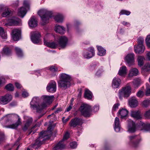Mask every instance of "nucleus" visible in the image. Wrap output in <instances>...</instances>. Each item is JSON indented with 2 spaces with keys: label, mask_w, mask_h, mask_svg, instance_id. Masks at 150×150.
Instances as JSON below:
<instances>
[{
  "label": "nucleus",
  "mask_w": 150,
  "mask_h": 150,
  "mask_svg": "<svg viewBox=\"0 0 150 150\" xmlns=\"http://www.w3.org/2000/svg\"><path fill=\"white\" fill-rule=\"evenodd\" d=\"M0 35L3 39H6L7 38V34L4 29L0 27Z\"/></svg>",
  "instance_id": "nucleus-38"
},
{
  "label": "nucleus",
  "mask_w": 150,
  "mask_h": 150,
  "mask_svg": "<svg viewBox=\"0 0 150 150\" xmlns=\"http://www.w3.org/2000/svg\"><path fill=\"white\" fill-rule=\"evenodd\" d=\"M41 35L38 31H33L31 33V39L34 43H38L40 41Z\"/></svg>",
  "instance_id": "nucleus-9"
},
{
  "label": "nucleus",
  "mask_w": 150,
  "mask_h": 150,
  "mask_svg": "<svg viewBox=\"0 0 150 150\" xmlns=\"http://www.w3.org/2000/svg\"><path fill=\"white\" fill-rule=\"evenodd\" d=\"M6 90L9 91H13L14 90V87L13 85L11 83H9L5 87Z\"/></svg>",
  "instance_id": "nucleus-46"
},
{
  "label": "nucleus",
  "mask_w": 150,
  "mask_h": 150,
  "mask_svg": "<svg viewBox=\"0 0 150 150\" xmlns=\"http://www.w3.org/2000/svg\"><path fill=\"white\" fill-rule=\"evenodd\" d=\"M150 71V64L149 63L146 64L142 68V74L145 76L149 74Z\"/></svg>",
  "instance_id": "nucleus-22"
},
{
  "label": "nucleus",
  "mask_w": 150,
  "mask_h": 150,
  "mask_svg": "<svg viewBox=\"0 0 150 150\" xmlns=\"http://www.w3.org/2000/svg\"><path fill=\"white\" fill-rule=\"evenodd\" d=\"M38 14L41 18L43 24L44 25L48 22L50 18L51 17L52 13L46 9L42 8L38 11Z\"/></svg>",
  "instance_id": "nucleus-5"
},
{
  "label": "nucleus",
  "mask_w": 150,
  "mask_h": 150,
  "mask_svg": "<svg viewBox=\"0 0 150 150\" xmlns=\"http://www.w3.org/2000/svg\"><path fill=\"white\" fill-rule=\"evenodd\" d=\"M138 45L137 46L138 47L144 46L143 45V42L144 41V39L142 38H139L138 39Z\"/></svg>",
  "instance_id": "nucleus-45"
},
{
  "label": "nucleus",
  "mask_w": 150,
  "mask_h": 150,
  "mask_svg": "<svg viewBox=\"0 0 150 150\" xmlns=\"http://www.w3.org/2000/svg\"><path fill=\"white\" fill-rule=\"evenodd\" d=\"M139 73V72L138 69L136 68H133L130 70L128 76L132 77L134 76H136Z\"/></svg>",
  "instance_id": "nucleus-33"
},
{
  "label": "nucleus",
  "mask_w": 150,
  "mask_h": 150,
  "mask_svg": "<svg viewBox=\"0 0 150 150\" xmlns=\"http://www.w3.org/2000/svg\"><path fill=\"white\" fill-rule=\"evenodd\" d=\"M144 115L145 117L147 118L150 117V109L146 112Z\"/></svg>",
  "instance_id": "nucleus-55"
},
{
  "label": "nucleus",
  "mask_w": 150,
  "mask_h": 150,
  "mask_svg": "<svg viewBox=\"0 0 150 150\" xmlns=\"http://www.w3.org/2000/svg\"><path fill=\"white\" fill-rule=\"evenodd\" d=\"M128 112L126 109L122 108L119 110L118 112V116H120L122 119L126 117L128 115Z\"/></svg>",
  "instance_id": "nucleus-26"
},
{
  "label": "nucleus",
  "mask_w": 150,
  "mask_h": 150,
  "mask_svg": "<svg viewBox=\"0 0 150 150\" xmlns=\"http://www.w3.org/2000/svg\"><path fill=\"white\" fill-rule=\"evenodd\" d=\"M145 95L147 96H150V86L148 84H146Z\"/></svg>",
  "instance_id": "nucleus-47"
},
{
  "label": "nucleus",
  "mask_w": 150,
  "mask_h": 150,
  "mask_svg": "<svg viewBox=\"0 0 150 150\" xmlns=\"http://www.w3.org/2000/svg\"><path fill=\"white\" fill-rule=\"evenodd\" d=\"M145 59L144 57L141 56H138L137 60L138 62V64L139 66H141L144 64V61Z\"/></svg>",
  "instance_id": "nucleus-39"
},
{
  "label": "nucleus",
  "mask_w": 150,
  "mask_h": 150,
  "mask_svg": "<svg viewBox=\"0 0 150 150\" xmlns=\"http://www.w3.org/2000/svg\"><path fill=\"white\" fill-rule=\"evenodd\" d=\"M28 24L29 26L32 28L35 27L37 25V22L35 17L33 16L29 20Z\"/></svg>",
  "instance_id": "nucleus-25"
},
{
  "label": "nucleus",
  "mask_w": 150,
  "mask_h": 150,
  "mask_svg": "<svg viewBox=\"0 0 150 150\" xmlns=\"http://www.w3.org/2000/svg\"><path fill=\"white\" fill-rule=\"evenodd\" d=\"M95 54L93 48L91 47L89 48L87 51H85L83 53V56L86 59H89L92 57Z\"/></svg>",
  "instance_id": "nucleus-16"
},
{
  "label": "nucleus",
  "mask_w": 150,
  "mask_h": 150,
  "mask_svg": "<svg viewBox=\"0 0 150 150\" xmlns=\"http://www.w3.org/2000/svg\"><path fill=\"white\" fill-rule=\"evenodd\" d=\"M54 98V96H47L45 95L42 96V98L43 99V102L42 103V104H45L46 105L44 107V108L46 107L48 105L52 103V99Z\"/></svg>",
  "instance_id": "nucleus-17"
},
{
  "label": "nucleus",
  "mask_w": 150,
  "mask_h": 150,
  "mask_svg": "<svg viewBox=\"0 0 150 150\" xmlns=\"http://www.w3.org/2000/svg\"><path fill=\"white\" fill-rule=\"evenodd\" d=\"M26 13L25 8L22 7L18 9V15L22 18H23Z\"/></svg>",
  "instance_id": "nucleus-32"
},
{
  "label": "nucleus",
  "mask_w": 150,
  "mask_h": 150,
  "mask_svg": "<svg viewBox=\"0 0 150 150\" xmlns=\"http://www.w3.org/2000/svg\"><path fill=\"white\" fill-rule=\"evenodd\" d=\"M63 16L61 14H57L54 17V20L58 23H62L63 20Z\"/></svg>",
  "instance_id": "nucleus-37"
},
{
  "label": "nucleus",
  "mask_w": 150,
  "mask_h": 150,
  "mask_svg": "<svg viewBox=\"0 0 150 150\" xmlns=\"http://www.w3.org/2000/svg\"><path fill=\"white\" fill-rule=\"evenodd\" d=\"M4 134L0 131V144L3 141L4 139Z\"/></svg>",
  "instance_id": "nucleus-53"
},
{
  "label": "nucleus",
  "mask_w": 150,
  "mask_h": 150,
  "mask_svg": "<svg viewBox=\"0 0 150 150\" xmlns=\"http://www.w3.org/2000/svg\"><path fill=\"white\" fill-rule=\"evenodd\" d=\"M5 82V79L3 77L0 78V85L3 83H4Z\"/></svg>",
  "instance_id": "nucleus-60"
},
{
  "label": "nucleus",
  "mask_w": 150,
  "mask_h": 150,
  "mask_svg": "<svg viewBox=\"0 0 150 150\" xmlns=\"http://www.w3.org/2000/svg\"><path fill=\"white\" fill-rule=\"evenodd\" d=\"M131 115L134 119L139 120L141 118V117L139 111L132 110L131 111Z\"/></svg>",
  "instance_id": "nucleus-28"
},
{
  "label": "nucleus",
  "mask_w": 150,
  "mask_h": 150,
  "mask_svg": "<svg viewBox=\"0 0 150 150\" xmlns=\"http://www.w3.org/2000/svg\"><path fill=\"white\" fill-rule=\"evenodd\" d=\"M22 96L24 98L28 96V93L26 91H23L22 93Z\"/></svg>",
  "instance_id": "nucleus-57"
},
{
  "label": "nucleus",
  "mask_w": 150,
  "mask_h": 150,
  "mask_svg": "<svg viewBox=\"0 0 150 150\" xmlns=\"http://www.w3.org/2000/svg\"><path fill=\"white\" fill-rule=\"evenodd\" d=\"M7 7L5 6L2 4L0 5V13H1L2 11L4 10L5 8Z\"/></svg>",
  "instance_id": "nucleus-56"
},
{
  "label": "nucleus",
  "mask_w": 150,
  "mask_h": 150,
  "mask_svg": "<svg viewBox=\"0 0 150 150\" xmlns=\"http://www.w3.org/2000/svg\"><path fill=\"white\" fill-rule=\"evenodd\" d=\"M6 120V124L7 125L6 127L15 129L17 128L20 124V118L16 114H8L3 117L1 120Z\"/></svg>",
  "instance_id": "nucleus-1"
},
{
  "label": "nucleus",
  "mask_w": 150,
  "mask_h": 150,
  "mask_svg": "<svg viewBox=\"0 0 150 150\" xmlns=\"http://www.w3.org/2000/svg\"><path fill=\"white\" fill-rule=\"evenodd\" d=\"M20 22V20L18 18L15 17H13L10 20L9 22L5 24V25L8 26L11 25H18Z\"/></svg>",
  "instance_id": "nucleus-19"
},
{
  "label": "nucleus",
  "mask_w": 150,
  "mask_h": 150,
  "mask_svg": "<svg viewBox=\"0 0 150 150\" xmlns=\"http://www.w3.org/2000/svg\"><path fill=\"white\" fill-rule=\"evenodd\" d=\"M56 83L54 81H52L47 85L46 89L47 91L50 93H54L56 90Z\"/></svg>",
  "instance_id": "nucleus-13"
},
{
  "label": "nucleus",
  "mask_w": 150,
  "mask_h": 150,
  "mask_svg": "<svg viewBox=\"0 0 150 150\" xmlns=\"http://www.w3.org/2000/svg\"><path fill=\"white\" fill-rule=\"evenodd\" d=\"M125 61L129 66L133 65L134 64V55L133 53H129L127 54L125 58Z\"/></svg>",
  "instance_id": "nucleus-11"
},
{
  "label": "nucleus",
  "mask_w": 150,
  "mask_h": 150,
  "mask_svg": "<svg viewBox=\"0 0 150 150\" xmlns=\"http://www.w3.org/2000/svg\"><path fill=\"white\" fill-rule=\"evenodd\" d=\"M15 50L17 54L19 57H21L23 55V52L21 49L18 47H15Z\"/></svg>",
  "instance_id": "nucleus-44"
},
{
  "label": "nucleus",
  "mask_w": 150,
  "mask_h": 150,
  "mask_svg": "<svg viewBox=\"0 0 150 150\" xmlns=\"http://www.w3.org/2000/svg\"><path fill=\"white\" fill-rule=\"evenodd\" d=\"M83 123L82 119L78 118H75L72 119L69 123L70 126L75 127L77 125H81Z\"/></svg>",
  "instance_id": "nucleus-14"
},
{
  "label": "nucleus",
  "mask_w": 150,
  "mask_h": 150,
  "mask_svg": "<svg viewBox=\"0 0 150 150\" xmlns=\"http://www.w3.org/2000/svg\"><path fill=\"white\" fill-rule=\"evenodd\" d=\"M44 42L45 45L49 47L52 48H55L57 47L59 44L57 42H47L45 40H44Z\"/></svg>",
  "instance_id": "nucleus-24"
},
{
  "label": "nucleus",
  "mask_w": 150,
  "mask_h": 150,
  "mask_svg": "<svg viewBox=\"0 0 150 150\" xmlns=\"http://www.w3.org/2000/svg\"><path fill=\"white\" fill-rule=\"evenodd\" d=\"M3 53L6 55H9L11 52V50L7 47H4L3 50Z\"/></svg>",
  "instance_id": "nucleus-43"
},
{
  "label": "nucleus",
  "mask_w": 150,
  "mask_h": 150,
  "mask_svg": "<svg viewBox=\"0 0 150 150\" xmlns=\"http://www.w3.org/2000/svg\"><path fill=\"white\" fill-rule=\"evenodd\" d=\"M134 50L135 52L136 53L141 54L142 53L144 50V46L138 47L137 46V47H134Z\"/></svg>",
  "instance_id": "nucleus-35"
},
{
  "label": "nucleus",
  "mask_w": 150,
  "mask_h": 150,
  "mask_svg": "<svg viewBox=\"0 0 150 150\" xmlns=\"http://www.w3.org/2000/svg\"><path fill=\"white\" fill-rule=\"evenodd\" d=\"M127 73V69L126 66H123L120 68L118 73V74L121 76H125Z\"/></svg>",
  "instance_id": "nucleus-31"
},
{
  "label": "nucleus",
  "mask_w": 150,
  "mask_h": 150,
  "mask_svg": "<svg viewBox=\"0 0 150 150\" xmlns=\"http://www.w3.org/2000/svg\"><path fill=\"white\" fill-rule=\"evenodd\" d=\"M98 51V54L100 56L104 55L106 54V50L101 46H97Z\"/></svg>",
  "instance_id": "nucleus-34"
},
{
  "label": "nucleus",
  "mask_w": 150,
  "mask_h": 150,
  "mask_svg": "<svg viewBox=\"0 0 150 150\" xmlns=\"http://www.w3.org/2000/svg\"><path fill=\"white\" fill-rule=\"evenodd\" d=\"M33 122V119L32 118H29L26 121L24 125L23 128V130L25 131L28 129V127L31 125Z\"/></svg>",
  "instance_id": "nucleus-30"
},
{
  "label": "nucleus",
  "mask_w": 150,
  "mask_h": 150,
  "mask_svg": "<svg viewBox=\"0 0 150 150\" xmlns=\"http://www.w3.org/2000/svg\"><path fill=\"white\" fill-rule=\"evenodd\" d=\"M146 58L149 60H150V51L148 52L146 54Z\"/></svg>",
  "instance_id": "nucleus-61"
},
{
  "label": "nucleus",
  "mask_w": 150,
  "mask_h": 150,
  "mask_svg": "<svg viewBox=\"0 0 150 150\" xmlns=\"http://www.w3.org/2000/svg\"><path fill=\"white\" fill-rule=\"evenodd\" d=\"M40 99L38 97H34L30 103V107L34 110H35L37 113H40L44 108L46 105L39 103Z\"/></svg>",
  "instance_id": "nucleus-4"
},
{
  "label": "nucleus",
  "mask_w": 150,
  "mask_h": 150,
  "mask_svg": "<svg viewBox=\"0 0 150 150\" xmlns=\"http://www.w3.org/2000/svg\"><path fill=\"white\" fill-rule=\"evenodd\" d=\"M81 114L85 117H89L91 111V107L88 105L83 104L79 108Z\"/></svg>",
  "instance_id": "nucleus-7"
},
{
  "label": "nucleus",
  "mask_w": 150,
  "mask_h": 150,
  "mask_svg": "<svg viewBox=\"0 0 150 150\" xmlns=\"http://www.w3.org/2000/svg\"><path fill=\"white\" fill-rule=\"evenodd\" d=\"M130 12L129 11L125 10H122L120 13V15H129L130 14Z\"/></svg>",
  "instance_id": "nucleus-48"
},
{
  "label": "nucleus",
  "mask_w": 150,
  "mask_h": 150,
  "mask_svg": "<svg viewBox=\"0 0 150 150\" xmlns=\"http://www.w3.org/2000/svg\"><path fill=\"white\" fill-rule=\"evenodd\" d=\"M84 97L88 99H91L92 98L91 92L88 89L86 90L84 93Z\"/></svg>",
  "instance_id": "nucleus-36"
},
{
  "label": "nucleus",
  "mask_w": 150,
  "mask_h": 150,
  "mask_svg": "<svg viewBox=\"0 0 150 150\" xmlns=\"http://www.w3.org/2000/svg\"><path fill=\"white\" fill-rule=\"evenodd\" d=\"M120 105L119 103H117L115 104L112 107V110L115 111L116 110L118 109L119 106Z\"/></svg>",
  "instance_id": "nucleus-52"
},
{
  "label": "nucleus",
  "mask_w": 150,
  "mask_h": 150,
  "mask_svg": "<svg viewBox=\"0 0 150 150\" xmlns=\"http://www.w3.org/2000/svg\"><path fill=\"white\" fill-rule=\"evenodd\" d=\"M103 71V67H101V68H100L99 69H98L96 72V75L98 76H100L102 74Z\"/></svg>",
  "instance_id": "nucleus-51"
},
{
  "label": "nucleus",
  "mask_w": 150,
  "mask_h": 150,
  "mask_svg": "<svg viewBox=\"0 0 150 150\" xmlns=\"http://www.w3.org/2000/svg\"><path fill=\"white\" fill-rule=\"evenodd\" d=\"M142 126L143 127V129L146 131H150V124H145L143 123L142 124Z\"/></svg>",
  "instance_id": "nucleus-42"
},
{
  "label": "nucleus",
  "mask_w": 150,
  "mask_h": 150,
  "mask_svg": "<svg viewBox=\"0 0 150 150\" xmlns=\"http://www.w3.org/2000/svg\"><path fill=\"white\" fill-rule=\"evenodd\" d=\"M4 12L2 14L3 17H6L8 16L10 13V11L8 9V8L7 7L4 10Z\"/></svg>",
  "instance_id": "nucleus-40"
},
{
  "label": "nucleus",
  "mask_w": 150,
  "mask_h": 150,
  "mask_svg": "<svg viewBox=\"0 0 150 150\" xmlns=\"http://www.w3.org/2000/svg\"><path fill=\"white\" fill-rule=\"evenodd\" d=\"M136 127L135 123L132 121H130L128 123V131L130 133H134L136 131Z\"/></svg>",
  "instance_id": "nucleus-20"
},
{
  "label": "nucleus",
  "mask_w": 150,
  "mask_h": 150,
  "mask_svg": "<svg viewBox=\"0 0 150 150\" xmlns=\"http://www.w3.org/2000/svg\"><path fill=\"white\" fill-rule=\"evenodd\" d=\"M17 105V103L16 102H12L10 104V105L11 107Z\"/></svg>",
  "instance_id": "nucleus-63"
},
{
  "label": "nucleus",
  "mask_w": 150,
  "mask_h": 150,
  "mask_svg": "<svg viewBox=\"0 0 150 150\" xmlns=\"http://www.w3.org/2000/svg\"><path fill=\"white\" fill-rule=\"evenodd\" d=\"M114 129L116 132H118L120 130V120L118 118L116 117L115 120Z\"/></svg>",
  "instance_id": "nucleus-29"
},
{
  "label": "nucleus",
  "mask_w": 150,
  "mask_h": 150,
  "mask_svg": "<svg viewBox=\"0 0 150 150\" xmlns=\"http://www.w3.org/2000/svg\"><path fill=\"white\" fill-rule=\"evenodd\" d=\"M60 80L58 81V86L64 89H66L70 85L71 77L68 75L64 73L61 74Z\"/></svg>",
  "instance_id": "nucleus-3"
},
{
  "label": "nucleus",
  "mask_w": 150,
  "mask_h": 150,
  "mask_svg": "<svg viewBox=\"0 0 150 150\" xmlns=\"http://www.w3.org/2000/svg\"><path fill=\"white\" fill-rule=\"evenodd\" d=\"M68 41V39L67 37L64 36H62L59 39V45L62 48H64L67 46Z\"/></svg>",
  "instance_id": "nucleus-12"
},
{
  "label": "nucleus",
  "mask_w": 150,
  "mask_h": 150,
  "mask_svg": "<svg viewBox=\"0 0 150 150\" xmlns=\"http://www.w3.org/2000/svg\"><path fill=\"white\" fill-rule=\"evenodd\" d=\"M69 137V134L68 133H66L64 135L62 140L59 142L54 147L55 150L59 149H62L64 148L65 145L63 143V141L66 140Z\"/></svg>",
  "instance_id": "nucleus-8"
},
{
  "label": "nucleus",
  "mask_w": 150,
  "mask_h": 150,
  "mask_svg": "<svg viewBox=\"0 0 150 150\" xmlns=\"http://www.w3.org/2000/svg\"><path fill=\"white\" fill-rule=\"evenodd\" d=\"M120 79L117 77H114L112 82V86L114 88H118L121 84Z\"/></svg>",
  "instance_id": "nucleus-21"
},
{
  "label": "nucleus",
  "mask_w": 150,
  "mask_h": 150,
  "mask_svg": "<svg viewBox=\"0 0 150 150\" xmlns=\"http://www.w3.org/2000/svg\"><path fill=\"white\" fill-rule=\"evenodd\" d=\"M51 132L49 131H42L39 134V137L37 139L35 143L32 145V147L38 149L46 139L51 136Z\"/></svg>",
  "instance_id": "nucleus-2"
},
{
  "label": "nucleus",
  "mask_w": 150,
  "mask_h": 150,
  "mask_svg": "<svg viewBox=\"0 0 150 150\" xmlns=\"http://www.w3.org/2000/svg\"><path fill=\"white\" fill-rule=\"evenodd\" d=\"M138 137V136L137 135H134L129 137L130 140L134 147H136L137 146L139 141Z\"/></svg>",
  "instance_id": "nucleus-18"
},
{
  "label": "nucleus",
  "mask_w": 150,
  "mask_h": 150,
  "mask_svg": "<svg viewBox=\"0 0 150 150\" xmlns=\"http://www.w3.org/2000/svg\"><path fill=\"white\" fill-rule=\"evenodd\" d=\"M142 106L144 107H147L150 105V100L147 99L144 100L142 102Z\"/></svg>",
  "instance_id": "nucleus-41"
},
{
  "label": "nucleus",
  "mask_w": 150,
  "mask_h": 150,
  "mask_svg": "<svg viewBox=\"0 0 150 150\" xmlns=\"http://www.w3.org/2000/svg\"><path fill=\"white\" fill-rule=\"evenodd\" d=\"M145 41L147 46L150 48V35L147 36Z\"/></svg>",
  "instance_id": "nucleus-49"
},
{
  "label": "nucleus",
  "mask_w": 150,
  "mask_h": 150,
  "mask_svg": "<svg viewBox=\"0 0 150 150\" xmlns=\"http://www.w3.org/2000/svg\"><path fill=\"white\" fill-rule=\"evenodd\" d=\"M129 105L132 108L137 107L138 105L137 98L135 97H131L129 100Z\"/></svg>",
  "instance_id": "nucleus-23"
},
{
  "label": "nucleus",
  "mask_w": 150,
  "mask_h": 150,
  "mask_svg": "<svg viewBox=\"0 0 150 150\" xmlns=\"http://www.w3.org/2000/svg\"><path fill=\"white\" fill-rule=\"evenodd\" d=\"M70 145L71 148L74 149L76 147L77 145L76 142H73L70 143Z\"/></svg>",
  "instance_id": "nucleus-54"
},
{
  "label": "nucleus",
  "mask_w": 150,
  "mask_h": 150,
  "mask_svg": "<svg viewBox=\"0 0 150 150\" xmlns=\"http://www.w3.org/2000/svg\"><path fill=\"white\" fill-rule=\"evenodd\" d=\"M54 30L57 33L61 34H64L65 32L64 27L59 25H56Z\"/></svg>",
  "instance_id": "nucleus-27"
},
{
  "label": "nucleus",
  "mask_w": 150,
  "mask_h": 150,
  "mask_svg": "<svg viewBox=\"0 0 150 150\" xmlns=\"http://www.w3.org/2000/svg\"><path fill=\"white\" fill-rule=\"evenodd\" d=\"M50 69L52 71H57V68H55L54 66L51 67L50 68Z\"/></svg>",
  "instance_id": "nucleus-58"
},
{
  "label": "nucleus",
  "mask_w": 150,
  "mask_h": 150,
  "mask_svg": "<svg viewBox=\"0 0 150 150\" xmlns=\"http://www.w3.org/2000/svg\"><path fill=\"white\" fill-rule=\"evenodd\" d=\"M12 97L11 95L6 94L1 97L0 103L3 105L6 104L12 100Z\"/></svg>",
  "instance_id": "nucleus-10"
},
{
  "label": "nucleus",
  "mask_w": 150,
  "mask_h": 150,
  "mask_svg": "<svg viewBox=\"0 0 150 150\" xmlns=\"http://www.w3.org/2000/svg\"><path fill=\"white\" fill-rule=\"evenodd\" d=\"M131 93V88L128 84H127L120 90L119 92V97L120 99L123 96L125 98L128 97L130 96Z\"/></svg>",
  "instance_id": "nucleus-6"
},
{
  "label": "nucleus",
  "mask_w": 150,
  "mask_h": 150,
  "mask_svg": "<svg viewBox=\"0 0 150 150\" xmlns=\"http://www.w3.org/2000/svg\"><path fill=\"white\" fill-rule=\"evenodd\" d=\"M24 5L26 7L28 8L29 5L28 2L27 1L25 0L24 1L23 3Z\"/></svg>",
  "instance_id": "nucleus-59"
},
{
  "label": "nucleus",
  "mask_w": 150,
  "mask_h": 150,
  "mask_svg": "<svg viewBox=\"0 0 150 150\" xmlns=\"http://www.w3.org/2000/svg\"><path fill=\"white\" fill-rule=\"evenodd\" d=\"M122 24L124 25H127L128 26L130 25V24L129 23L125 22V21H123L122 22Z\"/></svg>",
  "instance_id": "nucleus-62"
},
{
  "label": "nucleus",
  "mask_w": 150,
  "mask_h": 150,
  "mask_svg": "<svg viewBox=\"0 0 150 150\" xmlns=\"http://www.w3.org/2000/svg\"><path fill=\"white\" fill-rule=\"evenodd\" d=\"M21 34V30L18 29H13L11 32L12 36L14 41H18L19 40Z\"/></svg>",
  "instance_id": "nucleus-15"
},
{
  "label": "nucleus",
  "mask_w": 150,
  "mask_h": 150,
  "mask_svg": "<svg viewBox=\"0 0 150 150\" xmlns=\"http://www.w3.org/2000/svg\"><path fill=\"white\" fill-rule=\"evenodd\" d=\"M99 110V107L98 106L96 105L93 108V110L94 111L96 112L97 111Z\"/></svg>",
  "instance_id": "nucleus-64"
},
{
  "label": "nucleus",
  "mask_w": 150,
  "mask_h": 150,
  "mask_svg": "<svg viewBox=\"0 0 150 150\" xmlns=\"http://www.w3.org/2000/svg\"><path fill=\"white\" fill-rule=\"evenodd\" d=\"M144 95V92L141 90H139L136 94L137 96L140 98H142Z\"/></svg>",
  "instance_id": "nucleus-50"
}]
</instances>
